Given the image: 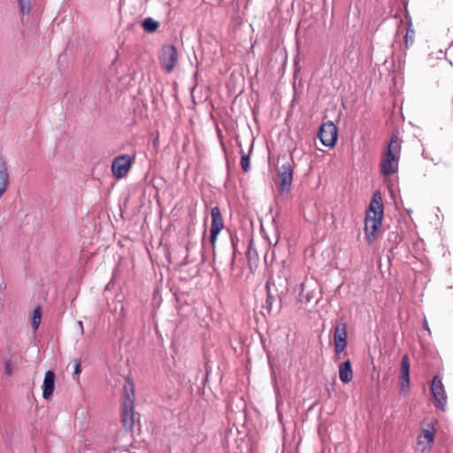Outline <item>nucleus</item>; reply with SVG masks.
Masks as SVG:
<instances>
[{
  "label": "nucleus",
  "instance_id": "1",
  "mask_svg": "<svg viewBox=\"0 0 453 453\" xmlns=\"http://www.w3.org/2000/svg\"><path fill=\"white\" fill-rule=\"evenodd\" d=\"M383 218V203L380 191L373 193L370 205L366 211L365 221V238L369 243L374 242Z\"/></svg>",
  "mask_w": 453,
  "mask_h": 453
},
{
  "label": "nucleus",
  "instance_id": "2",
  "mask_svg": "<svg viewBox=\"0 0 453 453\" xmlns=\"http://www.w3.org/2000/svg\"><path fill=\"white\" fill-rule=\"evenodd\" d=\"M401 154V142L396 134L391 136L386 151L380 161V173L384 176H391L398 170Z\"/></svg>",
  "mask_w": 453,
  "mask_h": 453
},
{
  "label": "nucleus",
  "instance_id": "3",
  "mask_svg": "<svg viewBox=\"0 0 453 453\" xmlns=\"http://www.w3.org/2000/svg\"><path fill=\"white\" fill-rule=\"evenodd\" d=\"M158 60L161 68L165 73H172L178 62L177 49L173 45H163L158 55Z\"/></svg>",
  "mask_w": 453,
  "mask_h": 453
},
{
  "label": "nucleus",
  "instance_id": "4",
  "mask_svg": "<svg viewBox=\"0 0 453 453\" xmlns=\"http://www.w3.org/2000/svg\"><path fill=\"white\" fill-rule=\"evenodd\" d=\"M430 389L433 395L434 406L440 410H444L447 403V395L440 376L435 375L433 378Z\"/></svg>",
  "mask_w": 453,
  "mask_h": 453
},
{
  "label": "nucleus",
  "instance_id": "5",
  "mask_svg": "<svg viewBox=\"0 0 453 453\" xmlns=\"http://www.w3.org/2000/svg\"><path fill=\"white\" fill-rule=\"evenodd\" d=\"M133 159L129 155H121L115 157L111 163V172L115 178L121 179L127 176L131 169Z\"/></svg>",
  "mask_w": 453,
  "mask_h": 453
},
{
  "label": "nucleus",
  "instance_id": "6",
  "mask_svg": "<svg viewBox=\"0 0 453 453\" xmlns=\"http://www.w3.org/2000/svg\"><path fill=\"white\" fill-rule=\"evenodd\" d=\"M211 223L210 229V242L214 248L218 235L224 228V219L220 209L218 206L212 207L211 210Z\"/></svg>",
  "mask_w": 453,
  "mask_h": 453
},
{
  "label": "nucleus",
  "instance_id": "7",
  "mask_svg": "<svg viewBox=\"0 0 453 453\" xmlns=\"http://www.w3.org/2000/svg\"><path fill=\"white\" fill-rule=\"evenodd\" d=\"M318 135L322 144L334 147L337 141V127L332 121L326 122L321 125Z\"/></svg>",
  "mask_w": 453,
  "mask_h": 453
},
{
  "label": "nucleus",
  "instance_id": "8",
  "mask_svg": "<svg viewBox=\"0 0 453 453\" xmlns=\"http://www.w3.org/2000/svg\"><path fill=\"white\" fill-rule=\"evenodd\" d=\"M348 326L345 322H339L335 325L334 330V344L336 354L343 352L347 347L348 342Z\"/></svg>",
  "mask_w": 453,
  "mask_h": 453
},
{
  "label": "nucleus",
  "instance_id": "9",
  "mask_svg": "<svg viewBox=\"0 0 453 453\" xmlns=\"http://www.w3.org/2000/svg\"><path fill=\"white\" fill-rule=\"evenodd\" d=\"M280 190L281 193L288 192L293 180V167L289 162L283 164L279 171Z\"/></svg>",
  "mask_w": 453,
  "mask_h": 453
},
{
  "label": "nucleus",
  "instance_id": "10",
  "mask_svg": "<svg viewBox=\"0 0 453 453\" xmlns=\"http://www.w3.org/2000/svg\"><path fill=\"white\" fill-rule=\"evenodd\" d=\"M435 420L431 419L427 421L425 425L426 427H424L422 429L421 434L418 437V443L419 445L426 442L427 445L423 448V450L425 449H430L432 448L434 440V434H435V428L434 426Z\"/></svg>",
  "mask_w": 453,
  "mask_h": 453
},
{
  "label": "nucleus",
  "instance_id": "11",
  "mask_svg": "<svg viewBox=\"0 0 453 453\" xmlns=\"http://www.w3.org/2000/svg\"><path fill=\"white\" fill-rule=\"evenodd\" d=\"M55 379L56 375L52 371H47L44 375L42 382V397L44 399H50L55 389Z\"/></svg>",
  "mask_w": 453,
  "mask_h": 453
},
{
  "label": "nucleus",
  "instance_id": "12",
  "mask_svg": "<svg viewBox=\"0 0 453 453\" xmlns=\"http://www.w3.org/2000/svg\"><path fill=\"white\" fill-rule=\"evenodd\" d=\"M134 407L131 403L122 405V423L127 430H132L135 423Z\"/></svg>",
  "mask_w": 453,
  "mask_h": 453
},
{
  "label": "nucleus",
  "instance_id": "13",
  "mask_svg": "<svg viewBox=\"0 0 453 453\" xmlns=\"http://www.w3.org/2000/svg\"><path fill=\"white\" fill-rule=\"evenodd\" d=\"M401 386L402 388H408L410 384V359L404 355L401 360Z\"/></svg>",
  "mask_w": 453,
  "mask_h": 453
},
{
  "label": "nucleus",
  "instance_id": "14",
  "mask_svg": "<svg viewBox=\"0 0 453 453\" xmlns=\"http://www.w3.org/2000/svg\"><path fill=\"white\" fill-rule=\"evenodd\" d=\"M339 378L345 384L352 380L353 370L350 360H347L339 365Z\"/></svg>",
  "mask_w": 453,
  "mask_h": 453
},
{
  "label": "nucleus",
  "instance_id": "15",
  "mask_svg": "<svg viewBox=\"0 0 453 453\" xmlns=\"http://www.w3.org/2000/svg\"><path fill=\"white\" fill-rule=\"evenodd\" d=\"M124 396L125 400L122 405H128V403H131V405H134V383L129 378L126 380V384L124 386Z\"/></svg>",
  "mask_w": 453,
  "mask_h": 453
},
{
  "label": "nucleus",
  "instance_id": "16",
  "mask_svg": "<svg viewBox=\"0 0 453 453\" xmlns=\"http://www.w3.org/2000/svg\"><path fill=\"white\" fill-rule=\"evenodd\" d=\"M9 183V175L6 165L4 161L0 160V198L7 189Z\"/></svg>",
  "mask_w": 453,
  "mask_h": 453
},
{
  "label": "nucleus",
  "instance_id": "17",
  "mask_svg": "<svg viewBox=\"0 0 453 453\" xmlns=\"http://www.w3.org/2000/svg\"><path fill=\"white\" fill-rule=\"evenodd\" d=\"M142 27L146 32L153 33L158 28L159 23L154 20L152 18H146L142 21Z\"/></svg>",
  "mask_w": 453,
  "mask_h": 453
},
{
  "label": "nucleus",
  "instance_id": "18",
  "mask_svg": "<svg viewBox=\"0 0 453 453\" xmlns=\"http://www.w3.org/2000/svg\"><path fill=\"white\" fill-rule=\"evenodd\" d=\"M41 319H42L41 307H37L34 310L33 315L31 318L32 326L35 330H36L38 328V326L41 323Z\"/></svg>",
  "mask_w": 453,
  "mask_h": 453
},
{
  "label": "nucleus",
  "instance_id": "19",
  "mask_svg": "<svg viewBox=\"0 0 453 453\" xmlns=\"http://www.w3.org/2000/svg\"><path fill=\"white\" fill-rule=\"evenodd\" d=\"M242 153L241 166L244 172H248L250 170V155L245 154L243 150H242Z\"/></svg>",
  "mask_w": 453,
  "mask_h": 453
},
{
  "label": "nucleus",
  "instance_id": "20",
  "mask_svg": "<svg viewBox=\"0 0 453 453\" xmlns=\"http://www.w3.org/2000/svg\"><path fill=\"white\" fill-rule=\"evenodd\" d=\"M20 12L23 14H28L30 12V0H19Z\"/></svg>",
  "mask_w": 453,
  "mask_h": 453
},
{
  "label": "nucleus",
  "instance_id": "21",
  "mask_svg": "<svg viewBox=\"0 0 453 453\" xmlns=\"http://www.w3.org/2000/svg\"><path fill=\"white\" fill-rule=\"evenodd\" d=\"M414 36H415V32L414 30L409 28L406 32V35H405V45L406 47L409 46V44H412L413 42H414Z\"/></svg>",
  "mask_w": 453,
  "mask_h": 453
},
{
  "label": "nucleus",
  "instance_id": "22",
  "mask_svg": "<svg viewBox=\"0 0 453 453\" xmlns=\"http://www.w3.org/2000/svg\"><path fill=\"white\" fill-rule=\"evenodd\" d=\"M81 372V363L76 361L75 363V367H74V373L79 375Z\"/></svg>",
  "mask_w": 453,
  "mask_h": 453
},
{
  "label": "nucleus",
  "instance_id": "23",
  "mask_svg": "<svg viewBox=\"0 0 453 453\" xmlns=\"http://www.w3.org/2000/svg\"><path fill=\"white\" fill-rule=\"evenodd\" d=\"M79 327L81 328V333H83V324L81 321H79Z\"/></svg>",
  "mask_w": 453,
  "mask_h": 453
},
{
  "label": "nucleus",
  "instance_id": "24",
  "mask_svg": "<svg viewBox=\"0 0 453 453\" xmlns=\"http://www.w3.org/2000/svg\"><path fill=\"white\" fill-rule=\"evenodd\" d=\"M6 372H7L8 374H11V369H10L8 366L6 367Z\"/></svg>",
  "mask_w": 453,
  "mask_h": 453
},
{
  "label": "nucleus",
  "instance_id": "25",
  "mask_svg": "<svg viewBox=\"0 0 453 453\" xmlns=\"http://www.w3.org/2000/svg\"><path fill=\"white\" fill-rule=\"evenodd\" d=\"M250 246H251V244H250ZM250 253H251V247H250V249H249L248 256H250Z\"/></svg>",
  "mask_w": 453,
  "mask_h": 453
},
{
  "label": "nucleus",
  "instance_id": "26",
  "mask_svg": "<svg viewBox=\"0 0 453 453\" xmlns=\"http://www.w3.org/2000/svg\"><path fill=\"white\" fill-rule=\"evenodd\" d=\"M424 327H425L426 329H427V330H428V326H427V323H426V322H425V324H424Z\"/></svg>",
  "mask_w": 453,
  "mask_h": 453
}]
</instances>
